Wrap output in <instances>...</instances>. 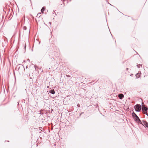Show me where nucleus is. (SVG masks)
<instances>
[{
    "mask_svg": "<svg viewBox=\"0 0 148 148\" xmlns=\"http://www.w3.org/2000/svg\"><path fill=\"white\" fill-rule=\"evenodd\" d=\"M132 117L138 125L142 124V122L138 116L134 112L132 114Z\"/></svg>",
    "mask_w": 148,
    "mask_h": 148,
    "instance_id": "nucleus-1",
    "label": "nucleus"
},
{
    "mask_svg": "<svg viewBox=\"0 0 148 148\" xmlns=\"http://www.w3.org/2000/svg\"><path fill=\"white\" fill-rule=\"evenodd\" d=\"M135 111L136 112H140L141 110V106L140 104H137L134 106Z\"/></svg>",
    "mask_w": 148,
    "mask_h": 148,
    "instance_id": "nucleus-2",
    "label": "nucleus"
},
{
    "mask_svg": "<svg viewBox=\"0 0 148 148\" xmlns=\"http://www.w3.org/2000/svg\"><path fill=\"white\" fill-rule=\"evenodd\" d=\"M141 110L143 112L144 111L146 112L144 113V114L146 115H148V114L147 112L148 110V108L147 106L145 105H142L141 106Z\"/></svg>",
    "mask_w": 148,
    "mask_h": 148,
    "instance_id": "nucleus-3",
    "label": "nucleus"
},
{
    "mask_svg": "<svg viewBox=\"0 0 148 148\" xmlns=\"http://www.w3.org/2000/svg\"><path fill=\"white\" fill-rule=\"evenodd\" d=\"M24 69V70H25V69L23 66L21 64H18L17 65L16 67L15 70H16L17 71H18L20 69Z\"/></svg>",
    "mask_w": 148,
    "mask_h": 148,
    "instance_id": "nucleus-4",
    "label": "nucleus"
},
{
    "mask_svg": "<svg viewBox=\"0 0 148 148\" xmlns=\"http://www.w3.org/2000/svg\"><path fill=\"white\" fill-rule=\"evenodd\" d=\"M118 97L119 99H122L124 97V95L122 94H120L118 95Z\"/></svg>",
    "mask_w": 148,
    "mask_h": 148,
    "instance_id": "nucleus-5",
    "label": "nucleus"
},
{
    "mask_svg": "<svg viewBox=\"0 0 148 148\" xmlns=\"http://www.w3.org/2000/svg\"><path fill=\"white\" fill-rule=\"evenodd\" d=\"M142 124H140L142 125L143 126H145V124H146V123L147 122L145 120H142Z\"/></svg>",
    "mask_w": 148,
    "mask_h": 148,
    "instance_id": "nucleus-6",
    "label": "nucleus"
},
{
    "mask_svg": "<svg viewBox=\"0 0 148 148\" xmlns=\"http://www.w3.org/2000/svg\"><path fill=\"white\" fill-rule=\"evenodd\" d=\"M49 92L50 93L52 94H54L55 93V91L54 89H52L50 90Z\"/></svg>",
    "mask_w": 148,
    "mask_h": 148,
    "instance_id": "nucleus-7",
    "label": "nucleus"
},
{
    "mask_svg": "<svg viewBox=\"0 0 148 148\" xmlns=\"http://www.w3.org/2000/svg\"><path fill=\"white\" fill-rule=\"evenodd\" d=\"M45 7L44 6L43 7L41 10V12L42 13H44V11L45 9Z\"/></svg>",
    "mask_w": 148,
    "mask_h": 148,
    "instance_id": "nucleus-8",
    "label": "nucleus"
},
{
    "mask_svg": "<svg viewBox=\"0 0 148 148\" xmlns=\"http://www.w3.org/2000/svg\"><path fill=\"white\" fill-rule=\"evenodd\" d=\"M140 76V74L139 73H137L136 74V78H139Z\"/></svg>",
    "mask_w": 148,
    "mask_h": 148,
    "instance_id": "nucleus-9",
    "label": "nucleus"
},
{
    "mask_svg": "<svg viewBox=\"0 0 148 148\" xmlns=\"http://www.w3.org/2000/svg\"><path fill=\"white\" fill-rule=\"evenodd\" d=\"M144 127H145L148 128V122H146Z\"/></svg>",
    "mask_w": 148,
    "mask_h": 148,
    "instance_id": "nucleus-10",
    "label": "nucleus"
},
{
    "mask_svg": "<svg viewBox=\"0 0 148 148\" xmlns=\"http://www.w3.org/2000/svg\"><path fill=\"white\" fill-rule=\"evenodd\" d=\"M23 30H26L27 29V27L25 26H24L23 27Z\"/></svg>",
    "mask_w": 148,
    "mask_h": 148,
    "instance_id": "nucleus-11",
    "label": "nucleus"
},
{
    "mask_svg": "<svg viewBox=\"0 0 148 148\" xmlns=\"http://www.w3.org/2000/svg\"><path fill=\"white\" fill-rule=\"evenodd\" d=\"M41 13H38V14H37V16H39L40 17V14H41Z\"/></svg>",
    "mask_w": 148,
    "mask_h": 148,
    "instance_id": "nucleus-12",
    "label": "nucleus"
},
{
    "mask_svg": "<svg viewBox=\"0 0 148 148\" xmlns=\"http://www.w3.org/2000/svg\"><path fill=\"white\" fill-rule=\"evenodd\" d=\"M51 58V60L52 61H53V60H54V58H53V57Z\"/></svg>",
    "mask_w": 148,
    "mask_h": 148,
    "instance_id": "nucleus-13",
    "label": "nucleus"
},
{
    "mask_svg": "<svg viewBox=\"0 0 148 148\" xmlns=\"http://www.w3.org/2000/svg\"><path fill=\"white\" fill-rule=\"evenodd\" d=\"M77 107H80V105L79 104H77Z\"/></svg>",
    "mask_w": 148,
    "mask_h": 148,
    "instance_id": "nucleus-14",
    "label": "nucleus"
},
{
    "mask_svg": "<svg viewBox=\"0 0 148 148\" xmlns=\"http://www.w3.org/2000/svg\"><path fill=\"white\" fill-rule=\"evenodd\" d=\"M39 129L40 130H41V129H42V127H39Z\"/></svg>",
    "mask_w": 148,
    "mask_h": 148,
    "instance_id": "nucleus-15",
    "label": "nucleus"
},
{
    "mask_svg": "<svg viewBox=\"0 0 148 148\" xmlns=\"http://www.w3.org/2000/svg\"><path fill=\"white\" fill-rule=\"evenodd\" d=\"M53 53H54V54H56L57 53L55 51H54V52H53Z\"/></svg>",
    "mask_w": 148,
    "mask_h": 148,
    "instance_id": "nucleus-16",
    "label": "nucleus"
},
{
    "mask_svg": "<svg viewBox=\"0 0 148 148\" xmlns=\"http://www.w3.org/2000/svg\"><path fill=\"white\" fill-rule=\"evenodd\" d=\"M94 106H95V107L97 108V105H95Z\"/></svg>",
    "mask_w": 148,
    "mask_h": 148,
    "instance_id": "nucleus-17",
    "label": "nucleus"
},
{
    "mask_svg": "<svg viewBox=\"0 0 148 148\" xmlns=\"http://www.w3.org/2000/svg\"><path fill=\"white\" fill-rule=\"evenodd\" d=\"M49 24L50 25H51V22H49Z\"/></svg>",
    "mask_w": 148,
    "mask_h": 148,
    "instance_id": "nucleus-18",
    "label": "nucleus"
},
{
    "mask_svg": "<svg viewBox=\"0 0 148 148\" xmlns=\"http://www.w3.org/2000/svg\"><path fill=\"white\" fill-rule=\"evenodd\" d=\"M36 67L37 68H38V67L37 66L35 65V66H34V67H35V69H36Z\"/></svg>",
    "mask_w": 148,
    "mask_h": 148,
    "instance_id": "nucleus-19",
    "label": "nucleus"
},
{
    "mask_svg": "<svg viewBox=\"0 0 148 148\" xmlns=\"http://www.w3.org/2000/svg\"><path fill=\"white\" fill-rule=\"evenodd\" d=\"M133 75V74H131L130 76H132Z\"/></svg>",
    "mask_w": 148,
    "mask_h": 148,
    "instance_id": "nucleus-20",
    "label": "nucleus"
},
{
    "mask_svg": "<svg viewBox=\"0 0 148 148\" xmlns=\"http://www.w3.org/2000/svg\"><path fill=\"white\" fill-rule=\"evenodd\" d=\"M126 69V70H127V71H128V70L129 69H128V68H127Z\"/></svg>",
    "mask_w": 148,
    "mask_h": 148,
    "instance_id": "nucleus-21",
    "label": "nucleus"
},
{
    "mask_svg": "<svg viewBox=\"0 0 148 148\" xmlns=\"http://www.w3.org/2000/svg\"><path fill=\"white\" fill-rule=\"evenodd\" d=\"M26 45H25V48H26Z\"/></svg>",
    "mask_w": 148,
    "mask_h": 148,
    "instance_id": "nucleus-22",
    "label": "nucleus"
},
{
    "mask_svg": "<svg viewBox=\"0 0 148 148\" xmlns=\"http://www.w3.org/2000/svg\"><path fill=\"white\" fill-rule=\"evenodd\" d=\"M140 65L141 66V67H142V65L141 64H139V66H140Z\"/></svg>",
    "mask_w": 148,
    "mask_h": 148,
    "instance_id": "nucleus-23",
    "label": "nucleus"
},
{
    "mask_svg": "<svg viewBox=\"0 0 148 148\" xmlns=\"http://www.w3.org/2000/svg\"><path fill=\"white\" fill-rule=\"evenodd\" d=\"M137 66L138 67V68H140V67L138 65H137Z\"/></svg>",
    "mask_w": 148,
    "mask_h": 148,
    "instance_id": "nucleus-24",
    "label": "nucleus"
},
{
    "mask_svg": "<svg viewBox=\"0 0 148 148\" xmlns=\"http://www.w3.org/2000/svg\"><path fill=\"white\" fill-rule=\"evenodd\" d=\"M108 3V4H110V5H112H112H111V4H110V3ZM112 6H113V5H112Z\"/></svg>",
    "mask_w": 148,
    "mask_h": 148,
    "instance_id": "nucleus-25",
    "label": "nucleus"
},
{
    "mask_svg": "<svg viewBox=\"0 0 148 148\" xmlns=\"http://www.w3.org/2000/svg\"><path fill=\"white\" fill-rule=\"evenodd\" d=\"M27 67H28V66H26V68L27 69Z\"/></svg>",
    "mask_w": 148,
    "mask_h": 148,
    "instance_id": "nucleus-26",
    "label": "nucleus"
},
{
    "mask_svg": "<svg viewBox=\"0 0 148 148\" xmlns=\"http://www.w3.org/2000/svg\"><path fill=\"white\" fill-rule=\"evenodd\" d=\"M19 101H18V104L19 103Z\"/></svg>",
    "mask_w": 148,
    "mask_h": 148,
    "instance_id": "nucleus-27",
    "label": "nucleus"
},
{
    "mask_svg": "<svg viewBox=\"0 0 148 148\" xmlns=\"http://www.w3.org/2000/svg\"><path fill=\"white\" fill-rule=\"evenodd\" d=\"M28 60V61H29V60L28 59V60Z\"/></svg>",
    "mask_w": 148,
    "mask_h": 148,
    "instance_id": "nucleus-28",
    "label": "nucleus"
},
{
    "mask_svg": "<svg viewBox=\"0 0 148 148\" xmlns=\"http://www.w3.org/2000/svg\"><path fill=\"white\" fill-rule=\"evenodd\" d=\"M30 79H32V77H30Z\"/></svg>",
    "mask_w": 148,
    "mask_h": 148,
    "instance_id": "nucleus-29",
    "label": "nucleus"
},
{
    "mask_svg": "<svg viewBox=\"0 0 148 148\" xmlns=\"http://www.w3.org/2000/svg\"><path fill=\"white\" fill-rule=\"evenodd\" d=\"M41 132H39V133H41Z\"/></svg>",
    "mask_w": 148,
    "mask_h": 148,
    "instance_id": "nucleus-30",
    "label": "nucleus"
},
{
    "mask_svg": "<svg viewBox=\"0 0 148 148\" xmlns=\"http://www.w3.org/2000/svg\"><path fill=\"white\" fill-rule=\"evenodd\" d=\"M70 1H71V0H69Z\"/></svg>",
    "mask_w": 148,
    "mask_h": 148,
    "instance_id": "nucleus-31",
    "label": "nucleus"
},
{
    "mask_svg": "<svg viewBox=\"0 0 148 148\" xmlns=\"http://www.w3.org/2000/svg\"><path fill=\"white\" fill-rule=\"evenodd\" d=\"M81 114H80V116H81Z\"/></svg>",
    "mask_w": 148,
    "mask_h": 148,
    "instance_id": "nucleus-32",
    "label": "nucleus"
},
{
    "mask_svg": "<svg viewBox=\"0 0 148 148\" xmlns=\"http://www.w3.org/2000/svg\"><path fill=\"white\" fill-rule=\"evenodd\" d=\"M30 1H31V0H29Z\"/></svg>",
    "mask_w": 148,
    "mask_h": 148,
    "instance_id": "nucleus-33",
    "label": "nucleus"
}]
</instances>
